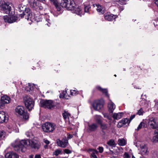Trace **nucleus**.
Wrapping results in <instances>:
<instances>
[{
  "instance_id": "nucleus-33",
  "label": "nucleus",
  "mask_w": 158,
  "mask_h": 158,
  "mask_svg": "<svg viewBox=\"0 0 158 158\" xmlns=\"http://www.w3.org/2000/svg\"><path fill=\"white\" fill-rule=\"evenodd\" d=\"M145 124L143 122H142L140 123V124L138 126L137 129H136L137 131H138L143 127H144Z\"/></svg>"
},
{
  "instance_id": "nucleus-16",
  "label": "nucleus",
  "mask_w": 158,
  "mask_h": 158,
  "mask_svg": "<svg viewBox=\"0 0 158 158\" xmlns=\"http://www.w3.org/2000/svg\"><path fill=\"white\" fill-rule=\"evenodd\" d=\"M105 19L107 21H112L117 18V16L113 14L106 13L104 15Z\"/></svg>"
},
{
  "instance_id": "nucleus-58",
  "label": "nucleus",
  "mask_w": 158,
  "mask_h": 158,
  "mask_svg": "<svg viewBox=\"0 0 158 158\" xmlns=\"http://www.w3.org/2000/svg\"><path fill=\"white\" fill-rule=\"evenodd\" d=\"M114 76L115 77H116V74H115V75H114Z\"/></svg>"
},
{
  "instance_id": "nucleus-1",
  "label": "nucleus",
  "mask_w": 158,
  "mask_h": 158,
  "mask_svg": "<svg viewBox=\"0 0 158 158\" xmlns=\"http://www.w3.org/2000/svg\"><path fill=\"white\" fill-rule=\"evenodd\" d=\"M28 142L31 147L35 150H38L40 147V145L39 143L32 140L27 141L17 139L12 144V145L16 151L24 152L25 151L26 148L27 146Z\"/></svg>"
},
{
  "instance_id": "nucleus-19",
  "label": "nucleus",
  "mask_w": 158,
  "mask_h": 158,
  "mask_svg": "<svg viewBox=\"0 0 158 158\" xmlns=\"http://www.w3.org/2000/svg\"><path fill=\"white\" fill-rule=\"evenodd\" d=\"M130 121L127 118H125L122 120L120 122H119L118 124V127H121L123 125H125L127 123L129 124Z\"/></svg>"
},
{
  "instance_id": "nucleus-23",
  "label": "nucleus",
  "mask_w": 158,
  "mask_h": 158,
  "mask_svg": "<svg viewBox=\"0 0 158 158\" xmlns=\"http://www.w3.org/2000/svg\"><path fill=\"white\" fill-rule=\"evenodd\" d=\"M98 127V126L97 124L93 123L89 125L88 129L90 131H94L97 129Z\"/></svg>"
},
{
  "instance_id": "nucleus-26",
  "label": "nucleus",
  "mask_w": 158,
  "mask_h": 158,
  "mask_svg": "<svg viewBox=\"0 0 158 158\" xmlns=\"http://www.w3.org/2000/svg\"><path fill=\"white\" fill-rule=\"evenodd\" d=\"M73 11L74 13L79 15H81L82 12L81 9L80 7L78 6H77L76 8Z\"/></svg>"
},
{
  "instance_id": "nucleus-12",
  "label": "nucleus",
  "mask_w": 158,
  "mask_h": 158,
  "mask_svg": "<svg viewBox=\"0 0 158 158\" xmlns=\"http://www.w3.org/2000/svg\"><path fill=\"white\" fill-rule=\"evenodd\" d=\"M68 140L66 138H64L62 140L57 139L56 143L58 146L64 148L66 147L68 144Z\"/></svg>"
},
{
  "instance_id": "nucleus-30",
  "label": "nucleus",
  "mask_w": 158,
  "mask_h": 158,
  "mask_svg": "<svg viewBox=\"0 0 158 158\" xmlns=\"http://www.w3.org/2000/svg\"><path fill=\"white\" fill-rule=\"evenodd\" d=\"M97 88L99 90L101 91L103 94H105L107 96H108V94L107 93V90L106 89H102L100 86H98L97 87Z\"/></svg>"
},
{
  "instance_id": "nucleus-57",
  "label": "nucleus",
  "mask_w": 158,
  "mask_h": 158,
  "mask_svg": "<svg viewBox=\"0 0 158 158\" xmlns=\"http://www.w3.org/2000/svg\"><path fill=\"white\" fill-rule=\"evenodd\" d=\"M17 85H18V84L17 83H16L15 84V86H16V87L17 86Z\"/></svg>"
},
{
  "instance_id": "nucleus-34",
  "label": "nucleus",
  "mask_w": 158,
  "mask_h": 158,
  "mask_svg": "<svg viewBox=\"0 0 158 158\" xmlns=\"http://www.w3.org/2000/svg\"><path fill=\"white\" fill-rule=\"evenodd\" d=\"M141 104L142 106L147 107L148 106V102L146 100L144 99L141 101Z\"/></svg>"
},
{
  "instance_id": "nucleus-5",
  "label": "nucleus",
  "mask_w": 158,
  "mask_h": 158,
  "mask_svg": "<svg viewBox=\"0 0 158 158\" xmlns=\"http://www.w3.org/2000/svg\"><path fill=\"white\" fill-rule=\"evenodd\" d=\"M16 112L19 114L23 117V118L25 120H28L29 118L28 114L25 111L24 107L22 106H18L15 109Z\"/></svg>"
},
{
  "instance_id": "nucleus-46",
  "label": "nucleus",
  "mask_w": 158,
  "mask_h": 158,
  "mask_svg": "<svg viewBox=\"0 0 158 158\" xmlns=\"http://www.w3.org/2000/svg\"><path fill=\"white\" fill-rule=\"evenodd\" d=\"M34 158H41V155L40 154H36Z\"/></svg>"
},
{
  "instance_id": "nucleus-32",
  "label": "nucleus",
  "mask_w": 158,
  "mask_h": 158,
  "mask_svg": "<svg viewBox=\"0 0 158 158\" xmlns=\"http://www.w3.org/2000/svg\"><path fill=\"white\" fill-rule=\"evenodd\" d=\"M30 5V6L33 8L39 5V2L37 0H35L34 2H32Z\"/></svg>"
},
{
  "instance_id": "nucleus-39",
  "label": "nucleus",
  "mask_w": 158,
  "mask_h": 158,
  "mask_svg": "<svg viewBox=\"0 0 158 158\" xmlns=\"http://www.w3.org/2000/svg\"><path fill=\"white\" fill-rule=\"evenodd\" d=\"M123 157L124 158H131V156H130L128 153L125 152L123 155Z\"/></svg>"
},
{
  "instance_id": "nucleus-56",
  "label": "nucleus",
  "mask_w": 158,
  "mask_h": 158,
  "mask_svg": "<svg viewBox=\"0 0 158 158\" xmlns=\"http://www.w3.org/2000/svg\"><path fill=\"white\" fill-rule=\"evenodd\" d=\"M0 158H4L3 157L0 155Z\"/></svg>"
},
{
  "instance_id": "nucleus-38",
  "label": "nucleus",
  "mask_w": 158,
  "mask_h": 158,
  "mask_svg": "<svg viewBox=\"0 0 158 158\" xmlns=\"http://www.w3.org/2000/svg\"><path fill=\"white\" fill-rule=\"evenodd\" d=\"M91 7L90 5L85 6L84 5V11L85 12H88L89 11V10Z\"/></svg>"
},
{
  "instance_id": "nucleus-31",
  "label": "nucleus",
  "mask_w": 158,
  "mask_h": 158,
  "mask_svg": "<svg viewBox=\"0 0 158 158\" xmlns=\"http://www.w3.org/2000/svg\"><path fill=\"white\" fill-rule=\"evenodd\" d=\"M107 144L110 146L115 147V143L113 139H111L109 140L107 143Z\"/></svg>"
},
{
  "instance_id": "nucleus-27",
  "label": "nucleus",
  "mask_w": 158,
  "mask_h": 158,
  "mask_svg": "<svg viewBox=\"0 0 158 158\" xmlns=\"http://www.w3.org/2000/svg\"><path fill=\"white\" fill-rule=\"evenodd\" d=\"M152 140L154 142H158V130L154 131V135L153 137Z\"/></svg>"
},
{
  "instance_id": "nucleus-37",
  "label": "nucleus",
  "mask_w": 158,
  "mask_h": 158,
  "mask_svg": "<svg viewBox=\"0 0 158 158\" xmlns=\"http://www.w3.org/2000/svg\"><path fill=\"white\" fill-rule=\"evenodd\" d=\"M61 153V151L60 149H57L56 150L53 152V155L56 156H57L59 154Z\"/></svg>"
},
{
  "instance_id": "nucleus-59",
  "label": "nucleus",
  "mask_w": 158,
  "mask_h": 158,
  "mask_svg": "<svg viewBox=\"0 0 158 158\" xmlns=\"http://www.w3.org/2000/svg\"><path fill=\"white\" fill-rule=\"evenodd\" d=\"M22 84V82H20V84Z\"/></svg>"
},
{
  "instance_id": "nucleus-18",
  "label": "nucleus",
  "mask_w": 158,
  "mask_h": 158,
  "mask_svg": "<svg viewBox=\"0 0 158 158\" xmlns=\"http://www.w3.org/2000/svg\"><path fill=\"white\" fill-rule=\"evenodd\" d=\"M8 121V118L3 111L0 112V123L6 122Z\"/></svg>"
},
{
  "instance_id": "nucleus-25",
  "label": "nucleus",
  "mask_w": 158,
  "mask_h": 158,
  "mask_svg": "<svg viewBox=\"0 0 158 158\" xmlns=\"http://www.w3.org/2000/svg\"><path fill=\"white\" fill-rule=\"evenodd\" d=\"M123 114L122 113H114L113 115V117L115 119H120L122 117Z\"/></svg>"
},
{
  "instance_id": "nucleus-36",
  "label": "nucleus",
  "mask_w": 158,
  "mask_h": 158,
  "mask_svg": "<svg viewBox=\"0 0 158 158\" xmlns=\"http://www.w3.org/2000/svg\"><path fill=\"white\" fill-rule=\"evenodd\" d=\"M18 8L19 9V11L20 12L21 11H24L26 9L25 6H24V7H23L22 6V5H19L18 6Z\"/></svg>"
},
{
  "instance_id": "nucleus-54",
  "label": "nucleus",
  "mask_w": 158,
  "mask_h": 158,
  "mask_svg": "<svg viewBox=\"0 0 158 158\" xmlns=\"http://www.w3.org/2000/svg\"><path fill=\"white\" fill-rule=\"evenodd\" d=\"M38 1H40L41 2H44L45 1V0H38Z\"/></svg>"
},
{
  "instance_id": "nucleus-6",
  "label": "nucleus",
  "mask_w": 158,
  "mask_h": 158,
  "mask_svg": "<svg viewBox=\"0 0 158 158\" xmlns=\"http://www.w3.org/2000/svg\"><path fill=\"white\" fill-rule=\"evenodd\" d=\"M40 106L45 108L51 109L54 106L53 102L51 100H42L40 101Z\"/></svg>"
},
{
  "instance_id": "nucleus-7",
  "label": "nucleus",
  "mask_w": 158,
  "mask_h": 158,
  "mask_svg": "<svg viewBox=\"0 0 158 158\" xmlns=\"http://www.w3.org/2000/svg\"><path fill=\"white\" fill-rule=\"evenodd\" d=\"M148 123L152 128L158 130V120L156 118L154 117L150 118Z\"/></svg>"
},
{
  "instance_id": "nucleus-17",
  "label": "nucleus",
  "mask_w": 158,
  "mask_h": 158,
  "mask_svg": "<svg viewBox=\"0 0 158 158\" xmlns=\"http://www.w3.org/2000/svg\"><path fill=\"white\" fill-rule=\"evenodd\" d=\"M93 6L94 7H96V8L97 10L100 14H103L105 12V9L102 7L101 5L98 4H94Z\"/></svg>"
},
{
  "instance_id": "nucleus-8",
  "label": "nucleus",
  "mask_w": 158,
  "mask_h": 158,
  "mask_svg": "<svg viewBox=\"0 0 158 158\" xmlns=\"http://www.w3.org/2000/svg\"><path fill=\"white\" fill-rule=\"evenodd\" d=\"M11 5L9 2H4L1 6V10L3 12L7 14L11 13Z\"/></svg>"
},
{
  "instance_id": "nucleus-20",
  "label": "nucleus",
  "mask_w": 158,
  "mask_h": 158,
  "mask_svg": "<svg viewBox=\"0 0 158 158\" xmlns=\"http://www.w3.org/2000/svg\"><path fill=\"white\" fill-rule=\"evenodd\" d=\"M140 152L142 154L147 155L148 154V148L146 145H142L141 146Z\"/></svg>"
},
{
  "instance_id": "nucleus-3",
  "label": "nucleus",
  "mask_w": 158,
  "mask_h": 158,
  "mask_svg": "<svg viewBox=\"0 0 158 158\" xmlns=\"http://www.w3.org/2000/svg\"><path fill=\"white\" fill-rule=\"evenodd\" d=\"M23 102L26 108L31 110L33 108L34 102L30 97L25 95L23 98Z\"/></svg>"
},
{
  "instance_id": "nucleus-29",
  "label": "nucleus",
  "mask_w": 158,
  "mask_h": 158,
  "mask_svg": "<svg viewBox=\"0 0 158 158\" xmlns=\"http://www.w3.org/2000/svg\"><path fill=\"white\" fill-rule=\"evenodd\" d=\"M118 141V144L121 146H124L126 144V141L124 139H119Z\"/></svg>"
},
{
  "instance_id": "nucleus-13",
  "label": "nucleus",
  "mask_w": 158,
  "mask_h": 158,
  "mask_svg": "<svg viewBox=\"0 0 158 158\" xmlns=\"http://www.w3.org/2000/svg\"><path fill=\"white\" fill-rule=\"evenodd\" d=\"M100 125L102 130V134L104 136L106 135V134L109 133V128L107 126V124L102 123Z\"/></svg>"
},
{
  "instance_id": "nucleus-15",
  "label": "nucleus",
  "mask_w": 158,
  "mask_h": 158,
  "mask_svg": "<svg viewBox=\"0 0 158 158\" xmlns=\"http://www.w3.org/2000/svg\"><path fill=\"white\" fill-rule=\"evenodd\" d=\"M70 94L69 95H68L67 93V92L66 91L65 93H62L60 94V98H67V96L69 97H70V95H74L77 94V91L76 90H71L70 91Z\"/></svg>"
},
{
  "instance_id": "nucleus-28",
  "label": "nucleus",
  "mask_w": 158,
  "mask_h": 158,
  "mask_svg": "<svg viewBox=\"0 0 158 158\" xmlns=\"http://www.w3.org/2000/svg\"><path fill=\"white\" fill-rule=\"evenodd\" d=\"M94 118L98 124H100L102 123L101 119L102 117L100 116L96 115L95 116Z\"/></svg>"
},
{
  "instance_id": "nucleus-9",
  "label": "nucleus",
  "mask_w": 158,
  "mask_h": 158,
  "mask_svg": "<svg viewBox=\"0 0 158 158\" xmlns=\"http://www.w3.org/2000/svg\"><path fill=\"white\" fill-rule=\"evenodd\" d=\"M19 16L22 18L24 17L26 19L28 20L31 18L32 15L30 9L27 8L23 12L22 14L19 15Z\"/></svg>"
},
{
  "instance_id": "nucleus-24",
  "label": "nucleus",
  "mask_w": 158,
  "mask_h": 158,
  "mask_svg": "<svg viewBox=\"0 0 158 158\" xmlns=\"http://www.w3.org/2000/svg\"><path fill=\"white\" fill-rule=\"evenodd\" d=\"M64 119L65 120H67V118L68 119L69 122L70 123V121L69 120V117H70V114L67 111H64L62 114Z\"/></svg>"
},
{
  "instance_id": "nucleus-41",
  "label": "nucleus",
  "mask_w": 158,
  "mask_h": 158,
  "mask_svg": "<svg viewBox=\"0 0 158 158\" xmlns=\"http://www.w3.org/2000/svg\"><path fill=\"white\" fill-rule=\"evenodd\" d=\"M143 110L141 108L139 109L137 112V114L139 115H143Z\"/></svg>"
},
{
  "instance_id": "nucleus-40",
  "label": "nucleus",
  "mask_w": 158,
  "mask_h": 158,
  "mask_svg": "<svg viewBox=\"0 0 158 158\" xmlns=\"http://www.w3.org/2000/svg\"><path fill=\"white\" fill-rule=\"evenodd\" d=\"M28 88H29V90H27L28 91L32 90L33 89V84H30V83H28Z\"/></svg>"
},
{
  "instance_id": "nucleus-51",
  "label": "nucleus",
  "mask_w": 158,
  "mask_h": 158,
  "mask_svg": "<svg viewBox=\"0 0 158 158\" xmlns=\"http://www.w3.org/2000/svg\"><path fill=\"white\" fill-rule=\"evenodd\" d=\"M155 3L157 6L158 7V0H156L155 1Z\"/></svg>"
},
{
  "instance_id": "nucleus-42",
  "label": "nucleus",
  "mask_w": 158,
  "mask_h": 158,
  "mask_svg": "<svg viewBox=\"0 0 158 158\" xmlns=\"http://www.w3.org/2000/svg\"><path fill=\"white\" fill-rule=\"evenodd\" d=\"M64 151V152L67 154H69L71 153V151L68 149H65Z\"/></svg>"
},
{
  "instance_id": "nucleus-47",
  "label": "nucleus",
  "mask_w": 158,
  "mask_h": 158,
  "mask_svg": "<svg viewBox=\"0 0 158 158\" xmlns=\"http://www.w3.org/2000/svg\"><path fill=\"white\" fill-rule=\"evenodd\" d=\"M135 114L132 115L130 117V121H131L133 119L135 118Z\"/></svg>"
},
{
  "instance_id": "nucleus-10",
  "label": "nucleus",
  "mask_w": 158,
  "mask_h": 158,
  "mask_svg": "<svg viewBox=\"0 0 158 158\" xmlns=\"http://www.w3.org/2000/svg\"><path fill=\"white\" fill-rule=\"evenodd\" d=\"M10 99L9 97L5 95L1 98L0 101V107L1 108H4L5 104H7L10 102Z\"/></svg>"
},
{
  "instance_id": "nucleus-43",
  "label": "nucleus",
  "mask_w": 158,
  "mask_h": 158,
  "mask_svg": "<svg viewBox=\"0 0 158 158\" xmlns=\"http://www.w3.org/2000/svg\"><path fill=\"white\" fill-rule=\"evenodd\" d=\"M98 149L99 150V152L100 153H102L103 152V148L102 147H99L98 148Z\"/></svg>"
},
{
  "instance_id": "nucleus-50",
  "label": "nucleus",
  "mask_w": 158,
  "mask_h": 158,
  "mask_svg": "<svg viewBox=\"0 0 158 158\" xmlns=\"http://www.w3.org/2000/svg\"><path fill=\"white\" fill-rule=\"evenodd\" d=\"M26 134L27 135V137H29L30 135V134H31V133L27 132L26 133Z\"/></svg>"
},
{
  "instance_id": "nucleus-2",
  "label": "nucleus",
  "mask_w": 158,
  "mask_h": 158,
  "mask_svg": "<svg viewBox=\"0 0 158 158\" xmlns=\"http://www.w3.org/2000/svg\"><path fill=\"white\" fill-rule=\"evenodd\" d=\"M60 5L63 7L71 11L74 10L77 6L73 0H61Z\"/></svg>"
},
{
  "instance_id": "nucleus-14",
  "label": "nucleus",
  "mask_w": 158,
  "mask_h": 158,
  "mask_svg": "<svg viewBox=\"0 0 158 158\" xmlns=\"http://www.w3.org/2000/svg\"><path fill=\"white\" fill-rule=\"evenodd\" d=\"M3 19L5 22H7L9 23H12L15 22L17 19V17L15 16H11L8 17L7 16H4Z\"/></svg>"
},
{
  "instance_id": "nucleus-22",
  "label": "nucleus",
  "mask_w": 158,
  "mask_h": 158,
  "mask_svg": "<svg viewBox=\"0 0 158 158\" xmlns=\"http://www.w3.org/2000/svg\"><path fill=\"white\" fill-rule=\"evenodd\" d=\"M109 111L112 113L113 112L115 108V104L112 102H110L108 105Z\"/></svg>"
},
{
  "instance_id": "nucleus-21",
  "label": "nucleus",
  "mask_w": 158,
  "mask_h": 158,
  "mask_svg": "<svg viewBox=\"0 0 158 158\" xmlns=\"http://www.w3.org/2000/svg\"><path fill=\"white\" fill-rule=\"evenodd\" d=\"M18 157L16 153L12 152L7 153L5 156L6 158H17Z\"/></svg>"
},
{
  "instance_id": "nucleus-52",
  "label": "nucleus",
  "mask_w": 158,
  "mask_h": 158,
  "mask_svg": "<svg viewBox=\"0 0 158 158\" xmlns=\"http://www.w3.org/2000/svg\"><path fill=\"white\" fill-rule=\"evenodd\" d=\"M34 156L33 155H30L29 158H33Z\"/></svg>"
},
{
  "instance_id": "nucleus-35",
  "label": "nucleus",
  "mask_w": 158,
  "mask_h": 158,
  "mask_svg": "<svg viewBox=\"0 0 158 158\" xmlns=\"http://www.w3.org/2000/svg\"><path fill=\"white\" fill-rule=\"evenodd\" d=\"M6 132L3 130H0V139H2L5 137Z\"/></svg>"
},
{
  "instance_id": "nucleus-53",
  "label": "nucleus",
  "mask_w": 158,
  "mask_h": 158,
  "mask_svg": "<svg viewBox=\"0 0 158 158\" xmlns=\"http://www.w3.org/2000/svg\"><path fill=\"white\" fill-rule=\"evenodd\" d=\"M44 148H46L48 147V145H47V144L45 145H44Z\"/></svg>"
},
{
  "instance_id": "nucleus-11",
  "label": "nucleus",
  "mask_w": 158,
  "mask_h": 158,
  "mask_svg": "<svg viewBox=\"0 0 158 158\" xmlns=\"http://www.w3.org/2000/svg\"><path fill=\"white\" fill-rule=\"evenodd\" d=\"M93 106L95 110H99L103 107V102L101 100H96L94 102Z\"/></svg>"
},
{
  "instance_id": "nucleus-49",
  "label": "nucleus",
  "mask_w": 158,
  "mask_h": 158,
  "mask_svg": "<svg viewBox=\"0 0 158 158\" xmlns=\"http://www.w3.org/2000/svg\"><path fill=\"white\" fill-rule=\"evenodd\" d=\"M73 137V135H69L68 136V138L70 139Z\"/></svg>"
},
{
  "instance_id": "nucleus-55",
  "label": "nucleus",
  "mask_w": 158,
  "mask_h": 158,
  "mask_svg": "<svg viewBox=\"0 0 158 158\" xmlns=\"http://www.w3.org/2000/svg\"><path fill=\"white\" fill-rule=\"evenodd\" d=\"M104 117L107 118H108V116H107L106 115L104 114Z\"/></svg>"
},
{
  "instance_id": "nucleus-44",
  "label": "nucleus",
  "mask_w": 158,
  "mask_h": 158,
  "mask_svg": "<svg viewBox=\"0 0 158 158\" xmlns=\"http://www.w3.org/2000/svg\"><path fill=\"white\" fill-rule=\"evenodd\" d=\"M43 141L47 145L48 144L50 143V142L46 139H44Z\"/></svg>"
},
{
  "instance_id": "nucleus-45",
  "label": "nucleus",
  "mask_w": 158,
  "mask_h": 158,
  "mask_svg": "<svg viewBox=\"0 0 158 158\" xmlns=\"http://www.w3.org/2000/svg\"><path fill=\"white\" fill-rule=\"evenodd\" d=\"M91 156L93 158H97L96 155L95 153H94V152L92 153L91 154Z\"/></svg>"
},
{
  "instance_id": "nucleus-4",
  "label": "nucleus",
  "mask_w": 158,
  "mask_h": 158,
  "mask_svg": "<svg viewBox=\"0 0 158 158\" xmlns=\"http://www.w3.org/2000/svg\"><path fill=\"white\" fill-rule=\"evenodd\" d=\"M55 125L53 123L46 122L42 125V129L43 131L45 132H52L55 129Z\"/></svg>"
},
{
  "instance_id": "nucleus-48",
  "label": "nucleus",
  "mask_w": 158,
  "mask_h": 158,
  "mask_svg": "<svg viewBox=\"0 0 158 158\" xmlns=\"http://www.w3.org/2000/svg\"><path fill=\"white\" fill-rule=\"evenodd\" d=\"M28 2L29 4L30 5L32 2H34L35 0H28Z\"/></svg>"
}]
</instances>
